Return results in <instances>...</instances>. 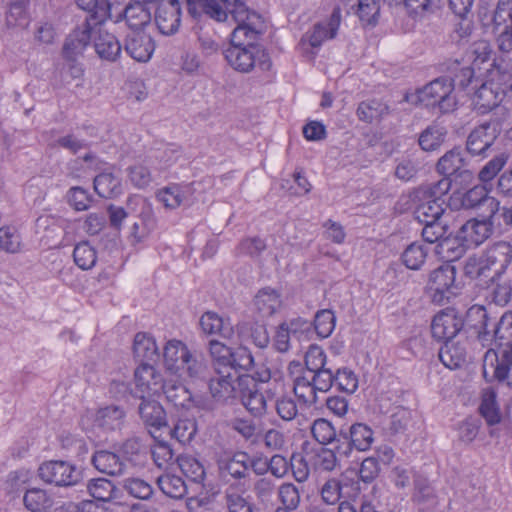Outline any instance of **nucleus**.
<instances>
[{"label": "nucleus", "mask_w": 512, "mask_h": 512, "mask_svg": "<svg viewBox=\"0 0 512 512\" xmlns=\"http://www.w3.org/2000/svg\"><path fill=\"white\" fill-rule=\"evenodd\" d=\"M235 22L238 25L231 34L230 46L224 51L228 64L241 73H249L255 67L269 70L271 61L268 53L254 44L261 30V17L247 8V19Z\"/></svg>", "instance_id": "f257e3e1"}, {"label": "nucleus", "mask_w": 512, "mask_h": 512, "mask_svg": "<svg viewBox=\"0 0 512 512\" xmlns=\"http://www.w3.org/2000/svg\"><path fill=\"white\" fill-rule=\"evenodd\" d=\"M188 13L194 17L205 14L209 18L222 22L228 14L234 21L247 19V6L242 0H185Z\"/></svg>", "instance_id": "f03ea898"}, {"label": "nucleus", "mask_w": 512, "mask_h": 512, "mask_svg": "<svg viewBox=\"0 0 512 512\" xmlns=\"http://www.w3.org/2000/svg\"><path fill=\"white\" fill-rule=\"evenodd\" d=\"M418 99L428 107H437L440 112L448 113L457 105L454 84L449 78H437L417 92Z\"/></svg>", "instance_id": "7ed1b4c3"}, {"label": "nucleus", "mask_w": 512, "mask_h": 512, "mask_svg": "<svg viewBox=\"0 0 512 512\" xmlns=\"http://www.w3.org/2000/svg\"><path fill=\"white\" fill-rule=\"evenodd\" d=\"M482 373L487 382L497 380L512 389V347L502 349L500 356L495 349H488L483 357Z\"/></svg>", "instance_id": "20e7f679"}, {"label": "nucleus", "mask_w": 512, "mask_h": 512, "mask_svg": "<svg viewBox=\"0 0 512 512\" xmlns=\"http://www.w3.org/2000/svg\"><path fill=\"white\" fill-rule=\"evenodd\" d=\"M38 475L46 483L61 487L75 486L82 480V472L67 461L54 460L44 462L38 469Z\"/></svg>", "instance_id": "39448f33"}, {"label": "nucleus", "mask_w": 512, "mask_h": 512, "mask_svg": "<svg viewBox=\"0 0 512 512\" xmlns=\"http://www.w3.org/2000/svg\"><path fill=\"white\" fill-rule=\"evenodd\" d=\"M436 172L442 176L460 179L462 182H470L474 173L468 168V161L460 147H454L446 151L435 165Z\"/></svg>", "instance_id": "423d86ee"}, {"label": "nucleus", "mask_w": 512, "mask_h": 512, "mask_svg": "<svg viewBox=\"0 0 512 512\" xmlns=\"http://www.w3.org/2000/svg\"><path fill=\"white\" fill-rule=\"evenodd\" d=\"M339 437L344 442L336 446V452L345 457H349L353 449L367 451L374 441L372 429L364 423H354L346 431L341 429Z\"/></svg>", "instance_id": "0eeeda50"}, {"label": "nucleus", "mask_w": 512, "mask_h": 512, "mask_svg": "<svg viewBox=\"0 0 512 512\" xmlns=\"http://www.w3.org/2000/svg\"><path fill=\"white\" fill-rule=\"evenodd\" d=\"M456 268L445 263L434 269L428 279L427 289L431 293L434 302L441 303L444 299H449L454 294Z\"/></svg>", "instance_id": "6e6552de"}, {"label": "nucleus", "mask_w": 512, "mask_h": 512, "mask_svg": "<svg viewBox=\"0 0 512 512\" xmlns=\"http://www.w3.org/2000/svg\"><path fill=\"white\" fill-rule=\"evenodd\" d=\"M498 134V124L495 122H485L475 127L466 140L467 152L472 156L487 157L493 150Z\"/></svg>", "instance_id": "1a4fd4ad"}, {"label": "nucleus", "mask_w": 512, "mask_h": 512, "mask_svg": "<svg viewBox=\"0 0 512 512\" xmlns=\"http://www.w3.org/2000/svg\"><path fill=\"white\" fill-rule=\"evenodd\" d=\"M239 397L245 408L256 417L264 415L267 411L266 396L251 375H242L239 378Z\"/></svg>", "instance_id": "9d476101"}, {"label": "nucleus", "mask_w": 512, "mask_h": 512, "mask_svg": "<svg viewBox=\"0 0 512 512\" xmlns=\"http://www.w3.org/2000/svg\"><path fill=\"white\" fill-rule=\"evenodd\" d=\"M134 396L143 399L145 395H158L161 392L164 379L152 363H140L134 372Z\"/></svg>", "instance_id": "9b49d317"}, {"label": "nucleus", "mask_w": 512, "mask_h": 512, "mask_svg": "<svg viewBox=\"0 0 512 512\" xmlns=\"http://www.w3.org/2000/svg\"><path fill=\"white\" fill-rule=\"evenodd\" d=\"M216 464L221 478L231 477L234 480H243L249 476L248 472V453L223 452L217 455Z\"/></svg>", "instance_id": "f8f14e48"}, {"label": "nucleus", "mask_w": 512, "mask_h": 512, "mask_svg": "<svg viewBox=\"0 0 512 512\" xmlns=\"http://www.w3.org/2000/svg\"><path fill=\"white\" fill-rule=\"evenodd\" d=\"M216 376L209 380V391L211 397L221 403L239 396V378L231 371L215 370Z\"/></svg>", "instance_id": "ddd939ff"}, {"label": "nucleus", "mask_w": 512, "mask_h": 512, "mask_svg": "<svg viewBox=\"0 0 512 512\" xmlns=\"http://www.w3.org/2000/svg\"><path fill=\"white\" fill-rule=\"evenodd\" d=\"M136 204L133 208L134 213L132 216L137 220L133 222L131 227V236L136 242L141 241L155 228L156 221L151 204L141 196H133L132 204Z\"/></svg>", "instance_id": "4468645a"}, {"label": "nucleus", "mask_w": 512, "mask_h": 512, "mask_svg": "<svg viewBox=\"0 0 512 512\" xmlns=\"http://www.w3.org/2000/svg\"><path fill=\"white\" fill-rule=\"evenodd\" d=\"M465 323L475 330L477 338L483 346L493 343V325H495V320L489 316L484 306L473 305L470 307L466 313Z\"/></svg>", "instance_id": "2eb2a0df"}, {"label": "nucleus", "mask_w": 512, "mask_h": 512, "mask_svg": "<svg viewBox=\"0 0 512 512\" xmlns=\"http://www.w3.org/2000/svg\"><path fill=\"white\" fill-rule=\"evenodd\" d=\"M464 320L454 310L438 313L432 321L431 333L438 341L450 342L463 328Z\"/></svg>", "instance_id": "dca6fc26"}, {"label": "nucleus", "mask_w": 512, "mask_h": 512, "mask_svg": "<svg viewBox=\"0 0 512 512\" xmlns=\"http://www.w3.org/2000/svg\"><path fill=\"white\" fill-rule=\"evenodd\" d=\"M94 29L95 26L90 21L78 25L64 42L62 48L63 57L69 61H75L77 57L82 55L92 39V31Z\"/></svg>", "instance_id": "f3484780"}, {"label": "nucleus", "mask_w": 512, "mask_h": 512, "mask_svg": "<svg viewBox=\"0 0 512 512\" xmlns=\"http://www.w3.org/2000/svg\"><path fill=\"white\" fill-rule=\"evenodd\" d=\"M93 46L102 60L116 62L121 56L122 46L117 37L101 27L95 26L92 31Z\"/></svg>", "instance_id": "a211bd4d"}, {"label": "nucleus", "mask_w": 512, "mask_h": 512, "mask_svg": "<svg viewBox=\"0 0 512 512\" xmlns=\"http://www.w3.org/2000/svg\"><path fill=\"white\" fill-rule=\"evenodd\" d=\"M155 23L163 35L175 34L181 24V7L179 0H169L158 5Z\"/></svg>", "instance_id": "6ab92c4d"}, {"label": "nucleus", "mask_w": 512, "mask_h": 512, "mask_svg": "<svg viewBox=\"0 0 512 512\" xmlns=\"http://www.w3.org/2000/svg\"><path fill=\"white\" fill-rule=\"evenodd\" d=\"M341 22V13L339 8H335L326 22L315 24L311 32L306 33L301 39V45H309L313 48L319 47L326 39H332L336 36Z\"/></svg>", "instance_id": "aec40b11"}, {"label": "nucleus", "mask_w": 512, "mask_h": 512, "mask_svg": "<svg viewBox=\"0 0 512 512\" xmlns=\"http://www.w3.org/2000/svg\"><path fill=\"white\" fill-rule=\"evenodd\" d=\"M483 256L493 274L491 281L495 282L512 260V245L505 241H499L488 247Z\"/></svg>", "instance_id": "412c9836"}, {"label": "nucleus", "mask_w": 512, "mask_h": 512, "mask_svg": "<svg viewBox=\"0 0 512 512\" xmlns=\"http://www.w3.org/2000/svg\"><path fill=\"white\" fill-rule=\"evenodd\" d=\"M126 418L123 407L108 405L96 410L93 415V427L102 432L116 431L122 428Z\"/></svg>", "instance_id": "4be33fe9"}, {"label": "nucleus", "mask_w": 512, "mask_h": 512, "mask_svg": "<svg viewBox=\"0 0 512 512\" xmlns=\"http://www.w3.org/2000/svg\"><path fill=\"white\" fill-rule=\"evenodd\" d=\"M491 234V227L486 221L468 220L456 234V240L465 247L482 244Z\"/></svg>", "instance_id": "5701e85b"}, {"label": "nucleus", "mask_w": 512, "mask_h": 512, "mask_svg": "<svg viewBox=\"0 0 512 512\" xmlns=\"http://www.w3.org/2000/svg\"><path fill=\"white\" fill-rule=\"evenodd\" d=\"M125 51L138 62H147L155 49L154 41L150 35L133 31L125 40Z\"/></svg>", "instance_id": "b1692460"}, {"label": "nucleus", "mask_w": 512, "mask_h": 512, "mask_svg": "<svg viewBox=\"0 0 512 512\" xmlns=\"http://www.w3.org/2000/svg\"><path fill=\"white\" fill-rule=\"evenodd\" d=\"M412 200L415 203L414 217L419 223H431L443 220L447 205L446 202H437L428 197H415V191L412 194Z\"/></svg>", "instance_id": "393cba45"}, {"label": "nucleus", "mask_w": 512, "mask_h": 512, "mask_svg": "<svg viewBox=\"0 0 512 512\" xmlns=\"http://www.w3.org/2000/svg\"><path fill=\"white\" fill-rule=\"evenodd\" d=\"M193 191L190 185L173 184L157 193L158 200L168 209H176L182 205H191Z\"/></svg>", "instance_id": "a878e982"}, {"label": "nucleus", "mask_w": 512, "mask_h": 512, "mask_svg": "<svg viewBox=\"0 0 512 512\" xmlns=\"http://www.w3.org/2000/svg\"><path fill=\"white\" fill-rule=\"evenodd\" d=\"M190 353L188 347L182 341L176 339L169 340L163 352L166 370L175 376L179 369L183 367L186 358H189Z\"/></svg>", "instance_id": "bb28decb"}, {"label": "nucleus", "mask_w": 512, "mask_h": 512, "mask_svg": "<svg viewBox=\"0 0 512 512\" xmlns=\"http://www.w3.org/2000/svg\"><path fill=\"white\" fill-rule=\"evenodd\" d=\"M91 462L93 466L103 474L121 476L125 473V463L121 460L119 455L108 450L95 452Z\"/></svg>", "instance_id": "cd10ccee"}, {"label": "nucleus", "mask_w": 512, "mask_h": 512, "mask_svg": "<svg viewBox=\"0 0 512 512\" xmlns=\"http://www.w3.org/2000/svg\"><path fill=\"white\" fill-rule=\"evenodd\" d=\"M463 205L466 208L486 207L488 210L487 218H492L499 210V201L494 197L488 196L483 186H474L469 189L463 197Z\"/></svg>", "instance_id": "c85d7f7f"}, {"label": "nucleus", "mask_w": 512, "mask_h": 512, "mask_svg": "<svg viewBox=\"0 0 512 512\" xmlns=\"http://www.w3.org/2000/svg\"><path fill=\"white\" fill-rule=\"evenodd\" d=\"M203 333L207 335L218 334L222 338L230 339L234 334L233 325L228 318L219 316L216 312H205L199 321Z\"/></svg>", "instance_id": "c756f323"}, {"label": "nucleus", "mask_w": 512, "mask_h": 512, "mask_svg": "<svg viewBox=\"0 0 512 512\" xmlns=\"http://www.w3.org/2000/svg\"><path fill=\"white\" fill-rule=\"evenodd\" d=\"M138 413L141 420L147 427L160 429L167 425L166 412L161 404L155 400L141 399Z\"/></svg>", "instance_id": "7c9ffc66"}, {"label": "nucleus", "mask_w": 512, "mask_h": 512, "mask_svg": "<svg viewBox=\"0 0 512 512\" xmlns=\"http://www.w3.org/2000/svg\"><path fill=\"white\" fill-rule=\"evenodd\" d=\"M237 332L243 342L251 343L261 349L267 347L270 342L266 326L258 322L239 323Z\"/></svg>", "instance_id": "2f4dec72"}, {"label": "nucleus", "mask_w": 512, "mask_h": 512, "mask_svg": "<svg viewBox=\"0 0 512 512\" xmlns=\"http://www.w3.org/2000/svg\"><path fill=\"white\" fill-rule=\"evenodd\" d=\"M133 354L141 363L156 362L159 358V352L155 339L148 333H137L134 337Z\"/></svg>", "instance_id": "473e14b6"}, {"label": "nucleus", "mask_w": 512, "mask_h": 512, "mask_svg": "<svg viewBox=\"0 0 512 512\" xmlns=\"http://www.w3.org/2000/svg\"><path fill=\"white\" fill-rule=\"evenodd\" d=\"M87 491L94 499L102 502L116 501L122 497V491L106 478L89 480Z\"/></svg>", "instance_id": "72a5a7b5"}, {"label": "nucleus", "mask_w": 512, "mask_h": 512, "mask_svg": "<svg viewBox=\"0 0 512 512\" xmlns=\"http://www.w3.org/2000/svg\"><path fill=\"white\" fill-rule=\"evenodd\" d=\"M479 412L488 425H495L501 421L500 407L497 401V392L494 388L488 387L481 392V403Z\"/></svg>", "instance_id": "f704fd0d"}, {"label": "nucleus", "mask_w": 512, "mask_h": 512, "mask_svg": "<svg viewBox=\"0 0 512 512\" xmlns=\"http://www.w3.org/2000/svg\"><path fill=\"white\" fill-rule=\"evenodd\" d=\"M79 8L88 12L84 22H91L94 26L101 25L111 17V5L108 0H76Z\"/></svg>", "instance_id": "c9c22d12"}, {"label": "nucleus", "mask_w": 512, "mask_h": 512, "mask_svg": "<svg viewBox=\"0 0 512 512\" xmlns=\"http://www.w3.org/2000/svg\"><path fill=\"white\" fill-rule=\"evenodd\" d=\"M124 17L127 25L133 30H139L151 20V13L145 2H136L126 6L123 12L116 18Z\"/></svg>", "instance_id": "e433bc0d"}, {"label": "nucleus", "mask_w": 512, "mask_h": 512, "mask_svg": "<svg viewBox=\"0 0 512 512\" xmlns=\"http://www.w3.org/2000/svg\"><path fill=\"white\" fill-rule=\"evenodd\" d=\"M446 136V128L433 123L419 134L418 144L423 151H436L445 142Z\"/></svg>", "instance_id": "4c0bfd02"}, {"label": "nucleus", "mask_w": 512, "mask_h": 512, "mask_svg": "<svg viewBox=\"0 0 512 512\" xmlns=\"http://www.w3.org/2000/svg\"><path fill=\"white\" fill-rule=\"evenodd\" d=\"M452 186V178L443 176L440 180L434 183L421 185L415 189V197H428L437 202H446L443 198L448 194Z\"/></svg>", "instance_id": "58836bf2"}, {"label": "nucleus", "mask_w": 512, "mask_h": 512, "mask_svg": "<svg viewBox=\"0 0 512 512\" xmlns=\"http://www.w3.org/2000/svg\"><path fill=\"white\" fill-rule=\"evenodd\" d=\"M439 359L447 368L456 369L466 362V350L458 343L446 342L439 350Z\"/></svg>", "instance_id": "ea45409f"}, {"label": "nucleus", "mask_w": 512, "mask_h": 512, "mask_svg": "<svg viewBox=\"0 0 512 512\" xmlns=\"http://www.w3.org/2000/svg\"><path fill=\"white\" fill-rule=\"evenodd\" d=\"M175 406H184L191 400V394L180 380L165 379L161 392Z\"/></svg>", "instance_id": "a19ab883"}, {"label": "nucleus", "mask_w": 512, "mask_h": 512, "mask_svg": "<svg viewBox=\"0 0 512 512\" xmlns=\"http://www.w3.org/2000/svg\"><path fill=\"white\" fill-rule=\"evenodd\" d=\"M505 99L493 90L488 84H482L475 93L474 105L475 108L482 114L498 107L500 102Z\"/></svg>", "instance_id": "79ce46f5"}, {"label": "nucleus", "mask_w": 512, "mask_h": 512, "mask_svg": "<svg viewBox=\"0 0 512 512\" xmlns=\"http://www.w3.org/2000/svg\"><path fill=\"white\" fill-rule=\"evenodd\" d=\"M229 355L226 371L240 375V371H248L254 365V358L247 347L239 346L236 349H231Z\"/></svg>", "instance_id": "37998d69"}, {"label": "nucleus", "mask_w": 512, "mask_h": 512, "mask_svg": "<svg viewBox=\"0 0 512 512\" xmlns=\"http://www.w3.org/2000/svg\"><path fill=\"white\" fill-rule=\"evenodd\" d=\"M493 342L503 349L512 347V312H505L493 325Z\"/></svg>", "instance_id": "c03bdc74"}, {"label": "nucleus", "mask_w": 512, "mask_h": 512, "mask_svg": "<svg viewBox=\"0 0 512 512\" xmlns=\"http://www.w3.org/2000/svg\"><path fill=\"white\" fill-rule=\"evenodd\" d=\"M208 374L207 365L198 360L192 353L189 354V358H186L183 363V367L176 373V377L181 380L191 379L200 380L205 379Z\"/></svg>", "instance_id": "a18cd8bd"}, {"label": "nucleus", "mask_w": 512, "mask_h": 512, "mask_svg": "<svg viewBox=\"0 0 512 512\" xmlns=\"http://www.w3.org/2000/svg\"><path fill=\"white\" fill-rule=\"evenodd\" d=\"M94 189L99 196L112 198L121 193V183L112 173H101L94 178Z\"/></svg>", "instance_id": "49530a36"}, {"label": "nucleus", "mask_w": 512, "mask_h": 512, "mask_svg": "<svg viewBox=\"0 0 512 512\" xmlns=\"http://www.w3.org/2000/svg\"><path fill=\"white\" fill-rule=\"evenodd\" d=\"M463 273L471 280L490 278L493 275L483 255H471L463 265Z\"/></svg>", "instance_id": "de8ad7c7"}, {"label": "nucleus", "mask_w": 512, "mask_h": 512, "mask_svg": "<svg viewBox=\"0 0 512 512\" xmlns=\"http://www.w3.org/2000/svg\"><path fill=\"white\" fill-rule=\"evenodd\" d=\"M23 501L26 508L32 512L47 511L53 506V499L45 490L39 488L27 490Z\"/></svg>", "instance_id": "09e8293b"}, {"label": "nucleus", "mask_w": 512, "mask_h": 512, "mask_svg": "<svg viewBox=\"0 0 512 512\" xmlns=\"http://www.w3.org/2000/svg\"><path fill=\"white\" fill-rule=\"evenodd\" d=\"M157 484L160 490L171 498H182L186 494V484L184 480L174 474H164L158 477Z\"/></svg>", "instance_id": "8fccbe9b"}, {"label": "nucleus", "mask_w": 512, "mask_h": 512, "mask_svg": "<svg viewBox=\"0 0 512 512\" xmlns=\"http://www.w3.org/2000/svg\"><path fill=\"white\" fill-rule=\"evenodd\" d=\"M311 433L314 439L322 445L330 444L333 441H337L338 444H341L342 438H336L337 433L334 426L330 421L324 418H318L313 422Z\"/></svg>", "instance_id": "3c124183"}, {"label": "nucleus", "mask_w": 512, "mask_h": 512, "mask_svg": "<svg viewBox=\"0 0 512 512\" xmlns=\"http://www.w3.org/2000/svg\"><path fill=\"white\" fill-rule=\"evenodd\" d=\"M389 113V107L377 100L363 101L357 108V116L361 121L371 123Z\"/></svg>", "instance_id": "603ef678"}, {"label": "nucleus", "mask_w": 512, "mask_h": 512, "mask_svg": "<svg viewBox=\"0 0 512 512\" xmlns=\"http://www.w3.org/2000/svg\"><path fill=\"white\" fill-rule=\"evenodd\" d=\"M312 382V378L305 375L297 376L294 379L293 392L296 397L306 405H313L318 400Z\"/></svg>", "instance_id": "864d4df0"}, {"label": "nucleus", "mask_w": 512, "mask_h": 512, "mask_svg": "<svg viewBox=\"0 0 512 512\" xmlns=\"http://www.w3.org/2000/svg\"><path fill=\"white\" fill-rule=\"evenodd\" d=\"M255 305L263 316H271L280 307L279 295L273 289H262L255 297Z\"/></svg>", "instance_id": "5fc2aeb1"}, {"label": "nucleus", "mask_w": 512, "mask_h": 512, "mask_svg": "<svg viewBox=\"0 0 512 512\" xmlns=\"http://www.w3.org/2000/svg\"><path fill=\"white\" fill-rule=\"evenodd\" d=\"M181 472L195 483H200L205 477L203 465L191 455H181L177 458Z\"/></svg>", "instance_id": "6e6d98bb"}, {"label": "nucleus", "mask_w": 512, "mask_h": 512, "mask_svg": "<svg viewBox=\"0 0 512 512\" xmlns=\"http://www.w3.org/2000/svg\"><path fill=\"white\" fill-rule=\"evenodd\" d=\"M424 225L422 229V237L427 243L440 242V246H448L450 239L446 237L447 224L444 220H439L431 223H422Z\"/></svg>", "instance_id": "4d7b16f0"}, {"label": "nucleus", "mask_w": 512, "mask_h": 512, "mask_svg": "<svg viewBox=\"0 0 512 512\" xmlns=\"http://www.w3.org/2000/svg\"><path fill=\"white\" fill-rule=\"evenodd\" d=\"M130 183L137 189H145L152 182V174L147 165L137 162L127 168Z\"/></svg>", "instance_id": "13d9d810"}, {"label": "nucleus", "mask_w": 512, "mask_h": 512, "mask_svg": "<svg viewBox=\"0 0 512 512\" xmlns=\"http://www.w3.org/2000/svg\"><path fill=\"white\" fill-rule=\"evenodd\" d=\"M73 258L79 268L88 270L95 266L97 255L95 249L88 242H81L75 246Z\"/></svg>", "instance_id": "bf43d9fd"}, {"label": "nucleus", "mask_w": 512, "mask_h": 512, "mask_svg": "<svg viewBox=\"0 0 512 512\" xmlns=\"http://www.w3.org/2000/svg\"><path fill=\"white\" fill-rule=\"evenodd\" d=\"M427 250L424 246L412 243L402 253V262L411 270H418L424 264Z\"/></svg>", "instance_id": "052dcab7"}, {"label": "nucleus", "mask_w": 512, "mask_h": 512, "mask_svg": "<svg viewBox=\"0 0 512 512\" xmlns=\"http://www.w3.org/2000/svg\"><path fill=\"white\" fill-rule=\"evenodd\" d=\"M494 30L512 29V0H499L493 15Z\"/></svg>", "instance_id": "680f3d73"}, {"label": "nucleus", "mask_w": 512, "mask_h": 512, "mask_svg": "<svg viewBox=\"0 0 512 512\" xmlns=\"http://www.w3.org/2000/svg\"><path fill=\"white\" fill-rule=\"evenodd\" d=\"M508 154L501 152L496 154L479 171L478 178L481 182H489L502 170L508 161Z\"/></svg>", "instance_id": "e2e57ef3"}, {"label": "nucleus", "mask_w": 512, "mask_h": 512, "mask_svg": "<svg viewBox=\"0 0 512 512\" xmlns=\"http://www.w3.org/2000/svg\"><path fill=\"white\" fill-rule=\"evenodd\" d=\"M122 487L129 495L138 499H148L153 494L152 486L140 478H126Z\"/></svg>", "instance_id": "0e129e2a"}, {"label": "nucleus", "mask_w": 512, "mask_h": 512, "mask_svg": "<svg viewBox=\"0 0 512 512\" xmlns=\"http://www.w3.org/2000/svg\"><path fill=\"white\" fill-rule=\"evenodd\" d=\"M27 1L14 0L10 3L6 14V23L8 26H24L27 24Z\"/></svg>", "instance_id": "69168bd1"}, {"label": "nucleus", "mask_w": 512, "mask_h": 512, "mask_svg": "<svg viewBox=\"0 0 512 512\" xmlns=\"http://www.w3.org/2000/svg\"><path fill=\"white\" fill-rule=\"evenodd\" d=\"M121 452L127 461L138 463L146 454V446L140 438L132 437L123 442Z\"/></svg>", "instance_id": "338daca9"}, {"label": "nucleus", "mask_w": 512, "mask_h": 512, "mask_svg": "<svg viewBox=\"0 0 512 512\" xmlns=\"http://www.w3.org/2000/svg\"><path fill=\"white\" fill-rule=\"evenodd\" d=\"M225 503L229 512H254L253 506L231 485L225 491Z\"/></svg>", "instance_id": "774afa93"}]
</instances>
